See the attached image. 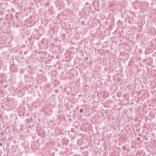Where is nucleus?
I'll list each match as a JSON object with an SVG mask.
<instances>
[{
  "label": "nucleus",
  "mask_w": 156,
  "mask_h": 156,
  "mask_svg": "<svg viewBox=\"0 0 156 156\" xmlns=\"http://www.w3.org/2000/svg\"><path fill=\"white\" fill-rule=\"evenodd\" d=\"M34 22L33 21L30 20V19L27 20L26 23L28 26H32L34 25Z\"/></svg>",
  "instance_id": "1"
},
{
  "label": "nucleus",
  "mask_w": 156,
  "mask_h": 156,
  "mask_svg": "<svg viewBox=\"0 0 156 156\" xmlns=\"http://www.w3.org/2000/svg\"><path fill=\"white\" fill-rule=\"evenodd\" d=\"M83 111V109H81L80 110V113H82Z\"/></svg>",
  "instance_id": "2"
},
{
  "label": "nucleus",
  "mask_w": 156,
  "mask_h": 156,
  "mask_svg": "<svg viewBox=\"0 0 156 156\" xmlns=\"http://www.w3.org/2000/svg\"><path fill=\"white\" fill-rule=\"evenodd\" d=\"M14 67V66H12V67H11V69L12 70V71H13L12 70V69H13V67Z\"/></svg>",
  "instance_id": "3"
},
{
  "label": "nucleus",
  "mask_w": 156,
  "mask_h": 156,
  "mask_svg": "<svg viewBox=\"0 0 156 156\" xmlns=\"http://www.w3.org/2000/svg\"><path fill=\"white\" fill-rule=\"evenodd\" d=\"M2 146V144H1L0 145V146Z\"/></svg>",
  "instance_id": "4"
},
{
  "label": "nucleus",
  "mask_w": 156,
  "mask_h": 156,
  "mask_svg": "<svg viewBox=\"0 0 156 156\" xmlns=\"http://www.w3.org/2000/svg\"><path fill=\"white\" fill-rule=\"evenodd\" d=\"M68 55V54H66V55Z\"/></svg>",
  "instance_id": "5"
}]
</instances>
